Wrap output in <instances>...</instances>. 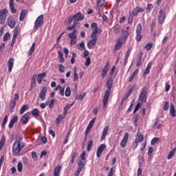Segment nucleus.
Here are the masks:
<instances>
[{
    "label": "nucleus",
    "instance_id": "nucleus-1",
    "mask_svg": "<svg viewBox=\"0 0 176 176\" xmlns=\"http://www.w3.org/2000/svg\"><path fill=\"white\" fill-rule=\"evenodd\" d=\"M113 85V80L112 78H109L107 82V90L103 98V109H107L108 108V100H109V96H111V89H112V85Z\"/></svg>",
    "mask_w": 176,
    "mask_h": 176
},
{
    "label": "nucleus",
    "instance_id": "nucleus-2",
    "mask_svg": "<svg viewBox=\"0 0 176 176\" xmlns=\"http://www.w3.org/2000/svg\"><path fill=\"white\" fill-rule=\"evenodd\" d=\"M24 148V144L20 141H16L12 146V153L14 156H18L19 153L21 152V149Z\"/></svg>",
    "mask_w": 176,
    "mask_h": 176
},
{
    "label": "nucleus",
    "instance_id": "nucleus-3",
    "mask_svg": "<svg viewBox=\"0 0 176 176\" xmlns=\"http://www.w3.org/2000/svg\"><path fill=\"white\" fill-rule=\"evenodd\" d=\"M78 30L76 29L73 30L72 32L69 33L67 34L68 38L70 39V45L71 46H74V45H76V38H78Z\"/></svg>",
    "mask_w": 176,
    "mask_h": 176
},
{
    "label": "nucleus",
    "instance_id": "nucleus-4",
    "mask_svg": "<svg viewBox=\"0 0 176 176\" xmlns=\"http://www.w3.org/2000/svg\"><path fill=\"white\" fill-rule=\"evenodd\" d=\"M147 96L148 91L146 90V87L142 88L139 96V101H141V102H146V100L148 98Z\"/></svg>",
    "mask_w": 176,
    "mask_h": 176
},
{
    "label": "nucleus",
    "instance_id": "nucleus-5",
    "mask_svg": "<svg viewBox=\"0 0 176 176\" xmlns=\"http://www.w3.org/2000/svg\"><path fill=\"white\" fill-rule=\"evenodd\" d=\"M41 25H43V14H41L37 17L34 22V28L36 30H38V28H39V27H41Z\"/></svg>",
    "mask_w": 176,
    "mask_h": 176
},
{
    "label": "nucleus",
    "instance_id": "nucleus-6",
    "mask_svg": "<svg viewBox=\"0 0 176 176\" xmlns=\"http://www.w3.org/2000/svg\"><path fill=\"white\" fill-rule=\"evenodd\" d=\"M6 17H8V10L6 8L0 11V23L1 24H4L6 21Z\"/></svg>",
    "mask_w": 176,
    "mask_h": 176
},
{
    "label": "nucleus",
    "instance_id": "nucleus-7",
    "mask_svg": "<svg viewBox=\"0 0 176 176\" xmlns=\"http://www.w3.org/2000/svg\"><path fill=\"white\" fill-rule=\"evenodd\" d=\"M73 19L74 20L73 25H75L76 27V25H78V23L83 20V19H85V16L82 15V13L78 12L73 16Z\"/></svg>",
    "mask_w": 176,
    "mask_h": 176
},
{
    "label": "nucleus",
    "instance_id": "nucleus-8",
    "mask_svg": "<svg viewBox=\"0 0 176 176\" xmlns=\"http://www.w3.org/2000/svg\"><path fill=\"white\" fill-rule=\"evenodd\" d=\"M142 31V26L141 24L138 23L136 28V41L137 42H140L142 39V36H141V32Z\"/></svg>",
    "mask_w": 176,
    "mask_h": 176
},
{
    "label": "nucleus",
    "instance_id": "nucleus-9",
    "mask_svg": "<svg viewBox=\"0 0 176 176\" xmlns=\"http://www.w3.org/2000/svg\"><path fill=\"white\" fill-rule=\"evenodd\" d=\"M160 15L158 16V20L160 24H163L164 20H166V12L163 10H160Z\"/></svg>",
    "mask_w": 176,
    "mask_h": 176
},
{
    "label": "nucleus",
    "instance_id": "nucleus-10",
    "mask_svg": "<svg viewBox=\"0 0 176 176\" xmlns=\"http://www.w3.org/2000/svg\"><path fill=\"white\" fill-rule=\"evenodd\" d=\"M129 133H126L124 135L122 140L120 142L121 148H126V145H127V141H129Z\"/></svg>",
    "mask_w": 176,
    "mask_h": 176
},
{
    "label": "nucleus",
    "instance_id": "nucleus-11",
    "mask_svg": "<svg viewBox=\"0 0 176 176\" xmlns=\"http://www.w3.org/2000/svg\"><path fill=\"white\" fill-rule=\"evenodd\" d=\"M46 93H47V87H44L38 95L41 101H45V99L46 98Z\"/></svg>",
    "mask_w": 176,
    "mask_h": 176
},
{
    "label": "nucleus",
    "instance_id": "nucleus-12",
    "mask_svg": "<svg viewBox=\"0 0 176 176\" xmlns=\"http://www.w3.org/2000/svg\"><path fill=\"white\" fill-rule=\"evenodd\" d=\"M105 148H107V146L105 145V144H102L98 147L96 153L97 157H101V153L104 152V150L105 149Z\"/></svg>",
    "mask_w": 176,
    "mask_h": 176
},
{
    "label": "nucleus",
    "instance_id": "nucleus-13",
    "mask_svg": "<svg viewBox=\"0 0 176 176\" xmlns=\"http://www.w3.org/2000/svg\"><path fill=\"white\" fill-rule=\"evenodd\" d=\"M123 43H124V39H122V38L118 39L115 45V50H120V49H122V46L123 45Z\"/></svg>",
    "mask_w": 176,
    "mask_h": 176
},
{
    "label": "nucleus",
    "instance_id": "nucleus-14",
    "mask_svg": "<svg viewBox=\"0 0 176 176\" xmlns=\"http://www.w3.org/2000/svg\"><path fill=\"white\" fill-rule=\"evenodd\" d=\"M91 28L93 31L94 34H100V30L98 29V26L96 23H94L91 25Z\"/></svg>",
    "mask_w": 176,
    "mask_h": 176
},
{
    "label": "nucleus",
    "instance_id": "nucleus-15",
    "mask_svg": "<svg viewBox=\"0 0 176 176\" xmlns=\"http://www.w3.org/2000/svg\"><path fill=\"white\" fill-rule=\"evenodd\" d=\"M21 122L23 124H27L28 123V120H30V113H26L21 118Z\"/></svg>",
    "mask_w": 176,
    "mask_h": 176
},
{
    "label": "nucleus",
    "instance_id": "nucleus-16",
    "mask_svg": "<svg viewBox=\"0 0 176 176\" xmlns=\"http://www.w3.org/2000/svg\"><path fill=\"white\" fill-rule=\"evenodd\" d=\"M109 69V63H107L102 70V74H101L102 78H105L107 76Z\"/></svg>",
    "mask_w": 176,
    "mask_h": 176
},
{
    "label": "nucleus",
    "instance_id": "nucleus-17",
    "mask_svg": "<svg viewBox=\"0 0 176 176\" xmlns=\"http://www.w3.org/2000/svg\"><path fill=\"white\" fill-rule=\"evenodd\" d=\"M14 65V58H10L8 60V72H12V69H13V66Z\"/></svg>",
    "mask_w": 176,
    "mask_h": 176
},
{
    "label": "nucleus",
    "instance_id": "nucleus-18",
    "mask_svg": "<svg viewBox=\"0 0 176 176\" xmlns=\"http://www.w3.org/2000/svg\"><path fill=\"white\" fill-rule=\"evenodd\" d=\"M27 10H22L21 11L20 16H19V21H24V19H25V16H27Z\"/></svg>",
    "mask_w": 176,
    "mask_h": 176
},
{
    "label": "nucleus",
    "instance_id": "nucleus-19",
    "mask_svg": "<svg viewBox=\"0 0 176 176\" xmlns=\"http://www.w3.org/2000/svg\"><path fill=\"white\" fill-rule=\"evenodd\" d=\"M137 135H138V138L135 140L136 144L142 142V141L144 140V135H142V133H140V129H138Z\"/></svg>",
    "mask_w": 176,
    "mask_h": 176
},
{
    "label": "nucleus",
    "instance_id": "nucleus-20",
    "mask_svg": "<svg viewBox=\"0 0 176 176\" xmlns=\"http://www.w3.org/2000/svg\"><path fill=\"white\" fill-rule=\"evenodd\" d=\"M109 129V125H106L103 129L101 140L103 141V140H105V137H107V134H108V130Z\"/></svg>",
    "mask_w": 176,
    "mask_h": 176
},
{
    "label": "nucleus",
    "instance_id": "nucleus-21",
    "mask_svg": "<svg viewBox=\"0 0 176 176\" xmlns=\"http://www.w3.org/2000/svg\"><path fill=\"white\" fill-rule=\"evenodd\" d=\"M96 120V118H94L92 120H91L87 127V129L85 131V135H87L89 134V132L90 131V129L93 126V124H94V121Z\"/></svg>",
    "mask_w": 176,
    "mask_h": 176
},
{
    "label": "nucleus",
    "instance_id": "nucleus-22",
    "mask_svg": "<svg viewBox=\"0 0 176 176\" xmlns=\"http://www.w3.org/2000/svg\"><path fill=\"white\" fill-rule=\"evenodd\" d=\"M9 5L12 13H16L17 10H16V8H14V0H10Z\"/></svg>",
    "mask_w": 176,
    "mask_h": 176
},
{
    "label": "nucleus",
    "instance_id": "nucleus-23",
    "mask_svg": "<svg viewBox=\"0 0 176 176\" xmlns=\"http://www.w3.org/2000/svg\"><path fill=\"white\" fill-rule=\"evenodd\" d=\"M8 26L10 27V28H14V26L16 25V21L12 18H8Z\"/></svg>",
    "mask_w": 176,
    "mask_h": 176
},
{
    "label": "nucleus",
    "instance_id": "nucleus-24",
    "mask_svg": "<svg viewBox=\"0 0 176 176\" xmlns=\"http://www.w3.org/2000/svg\"><path fill=\"white\" fill-rule=\"evenodd\" d=\"M131 50H132V48L129 47L128 49V50L126 51V55H125V60L124 61V65H126V64H127V60H129V57H130V54L131 53Z\"/></svg>",
    "mask_w": 176,
    "mask_h": 176
},
{
    "label": "nucleus",
    "instance_id": "nucleus-25",
    "mask_svg": "<svg viewBox=\"0 0 176 176\" xmlns=\"http://www.w3.org/2000/svg\"><path fill=\"white\" fill-rule=\"evenodd\" d=\"M61 172V166L57 165V166L54 170V176H59Z\"/></svg>",
    "mask_w": 176,
    "mask_h": 176
},
{
    "label": "nucleus",
    "instance_id": "nucleus-26",
    "mask_svg": "<svg viewBox=\"0 0 176 176\" xmlns=\"http://www.w3.org/2000/svg\"><path fill=\"white\" fill-rule=\"evenodd\" d=\"M170 112L172 118H175V106H174V103H170Z\"/></svg>",
    "mask_w": 176,
    "mask_h": 176
},
{
    "label": "nucleus",
    "instance_id": "nucleus-27",
    "mask_svg": "<svg viewBox=\"0 0 176 176\" xmlns=\"http://www.w3.org/2000/svg\"><path fill=\"white\" fill-rule=\"evenodd\" d=\"M17 120H19V116H14L10 120V124H9L10 129H12L13 128V124H14L16 123V122H17Z\"/></svg>",
    "mask_w": 176,
    "mask_h": 176
},
{
    "label": "nucleus",
    "instance_id": "nucleus-28",
    "mask_svg": "<svg viewBox=\"0 0 176 176\" xmlns=\"http://www.w3.org/2000/svg\"><path fill=\"white\" fill-rule=\"evenodd\" d=\"M44 76H46V73L38 74L37 82H38V85H41V83H42V80L43 79Z\"/></svg>",
    "mask_w": 176,
    "mask_h": 176
},
{
    "label": "nucleus",
    "instance_id": "nucleus-29",
    "mask_svg": "<svg viewBox=\"0 0 176 176\" xmlns=\"http://www.w3.org/2000/svg\"><path fill=\"white\" fill-rule=\"evenodd\" d=\"M85 166H86V161L80 160L78 162V168L83 170Z\"/></svg>",
    "mask_w": 176,
    "mask_h": 176
},
{
    "label": "nucleus",
    "instance_id": "nucleus-30",
    "mask_svg": "<svg viewBox=\"0 0 176 176\" xmlns=\"http://www.w3.org/2000/svg\"><path fill=\"white\" fill-rule=\"evenodd\" d=\"M6 142V138L5 135H3L0 140V151L3 148V146L5 145V142Z\"/></svg>",
    "mask_w": 176,
    "mask_h": 176
},
{
    "label": "nucleus",
    "instance_id": "nucleus-31",
    "mask_svg": "<svg viewBox=\"0 0 176 176\" xmlns=\"http://www.w3.org/2000/svg\"><path fill=\"white\" fill-rule=\"evenodd\" d=\"M96 43H97V41H94V40L90 41L87 43V47H88V49H91V47H93V46H96Z\"/></svg>",
    "mask_w": 176,
    "mask_h": 176
},
{
    "label": "nucleus",
    "instance_id": "nucleus-32",
    "mask_svg": "<svg viewBox=\"0 0 176 176\" xmlns=\"http://www.w3.org/2000/svg\"><path fill=\"white\" fill-rule=\"evenodd\" d=\"M77 47L78 50L83 51L85 49V42L82 41L80 43L77 44Z\"/></svg>",
    "mask_w": 176,
    "mask_h": 176
},
{
    "label": "nucleus",
    "instance_id": "nucleus-33",
    "mask_svg": "<svg viewBox=\"0 0 176 176\" xmlns=\"http://www.w3.org/2000/svg\"><path fill=\"white\" fill-rule=\"evenodd\" d=\"M35 52V43H33L28 52V56H32V53Z\"/></svg>",
    "mask_w": 176,
    "mask_h": 176
},
{
    "label": "nucleus",
    "instance_id": "nucleus-34",
    "mask_svg": "<svg viewBox=\"0 0 176 176\" xmlns=\"http://www.w3.org/2000/svg\"><path fill=\"white\" fill-rule=\"evenodd\" d=\"M25 111H28V105L24 104L22 106L21 111H20V115H23Z\"/></svg>",
    "mask_w": 176,
    "mask_h": 176
},
{
    "label": "nucleus",
    "instance_id": "nucleus-35",
    "mask_svg": "<svg viewBox=\"0 0 176 176\" xmlns=\"http://www.w3.org/2000/svg\"><path fill=\"white\" fill-rule=\"evenodd\" d=\"M64 118H65V115H59L58 116V118H56V124L58 125L60 124V122H61V120H63V119H64Z\"/></svg>",
    "mask_w": 176,
    "mask_h": 176
},
{
    "label": "nucleus",
    "instance_id": "nucleus-36",
    "mask_svg": "<svg viewBox=\"0 0 176 176\" xmlns=\"http://www.w3.org/2000/svg\"><path fill=\"white\" fill-rule=\"evenodd\" d=\"M132 92H133V88H131L127 92V94L123 97V98H122L123 101H126V100H127V98H129V97H130V95L131 94Z\"/></svg>",
    "mask_w": 176,
    "mask_h": 176
},
{
    "label": "nucleus",
    "instance_id": "nucleus-37",
    "mask_svg": "<svg viewBox=\"0 0 176 176\" xmlns=\"http://www.w3.org/2000/svg\"><path fill=\"white\" fill-rule=\"evenodd\" d=\"M113 29L114 34H119L120 32V26L119 25H116Z\"/></svg>",
    "mask_w": 176,
    "mask_h": 176
},
{
    "label": "nucleus",
    "instance_id": "nucleus-38",
    "mask_svg": "<svg viewBox=\"0 0 176 176\" xmlns=\"http://www.w3.org/2000/svg\"><path fill=\"white\" fill-rule=\"evenodd\" d=\"M174 155H175V150H172L171 151H170L167 157L168 160H170V159H173V157H174Z\"/></svg>",
    "mask_w": 176,
    "mask_h": 176
},
{
    "label": "nucleus",
    "instance_id": "nucleus-39",
    "mask_svg": "<svg viewBox=\"0 0 176 176\" xmlns=\"http://www.w3.org/2000/svg\"><path fill=\"white\" fill-rule=\"evenodd\" d=\"M152 68V63H148V65H147V67L146 68V70L144 72V75H148L149 74V70Z\"/></svg>",
    "mask_w": 176,
    "mask_h": 176
},
{
    "label": "nucleus",
    "instance_id": "nucleus-40",
    "mask_svg": "<svg viewBox=\"0 0 176 176\" xmlns=\"http://www.w3.org/2000/svg\"><path fill=\"white\" fill-rule=\"evenodd\" d=\"M137 74H138V71L135 70L132 75L129 77V82H131L132 80H134V78H135V76H137Z\"/></svg>",
    "mask_w": 176,
    "mask_h": 176
},
{
    "label": "nucleus",
    "instance_id": "nucleus-41",
    "mask_svg": "<svg viewBox=\"0 0 176 176\" xmlns=\"http://www.w3.org/2000/svg\"><path fill=\"white\" fill-rule=\"evenodd\" d=\"M65 96L66 97H69V96H71V88L69 87H67L66 90L65 91Z\"/></svg>",
    "mask_w": 176,
    "mask_h": 176
},
{
    "label": "nucleus",
    "instance_id": "nucleus-42",
    "mask_svg": "<svg viewBox=\"0 0 176 176\" xmlns=\"http://www.w3.org/2000/svg\"><path fill=\"white\" fill-rule=\"evenodd\" d=\"M14 107H16V102L11 100V101L10 102V111H12L13 110V109L14 108Z\"/></svg>",
    "mask_w": 176,
    "mask_h": 176
},
{
    "label": "nucleus",
    "instance_id": "nucleus-43",
    "mask_svg": "<svg viewBox=\"0 0 176 176\" xmlns=\"http://www.w3.org/2000/svg\"><path fill=\"white\" fill-rule=\"evenodd\" d=\"M32 115H33V116H39V110H38V109H34L32 111Z\"/></svg>",
    "mask_w": 176,
    "mask_h": 176
},
{
    "label": "nucleus",
    "instance_id": "nucleus-44",
    "mask_svg": "<svg viewBox=\"0 0 176 176\" xmlns=\"http://www.w3.org/2000/svg\"><path fill=\"white\" fill-rule=\"evenodd\" d=\"M141 61H142V56H139L136 62V67H141L142 64Z\"/></svg>",
    "mask_w": 176,
    "mask_h": 176
},
{
    "label": "nucleus",
    "instance_id": "nucleus-45",
    "mask_svg": "<svg viewBox=\"0 0 176 176\" xmlns=\"http://www.w3.org/2000/svg\"><path fill=\"white\" fill-rule=\"evenodd\" d=\"M91 146H93V140H89L88 144L87 146V151H91Z\"/></svg>",
    "mask_w": 176,
    "mask_h": 176
},
{
    "label": "nucleus",
    "instance_id": "nucleus-46",
    "mask_svg": "<svg viewBox=\"0 0 176 176\" xmlns=\"http://www.w3.org/2000/svg\"><path fill=\"white\" fill-rule=\"evenodd\" d=\"M58 54L59 55V60L60 63H64V56H63V52L58 51Z\"/></svg>",
    "mask_w": 176,
    "mask_h": 176
},
{
    "label": "nucleus",
    "instance_id": "nucleus-47",
    "mask_svg": "<svg viewBox=\"0 0 176 176\" xmlns=\"http://www.w3.org/2000/svg\"><path fill=\"white\" fill-rule=\"evenodd\" d=\"M17 170L19 173H21V171H23V163H21V162H19L17 165Z\"/></svg>",
    "mask_w": 176,
    "mask_h": 176
},
{
    "label": "nucleus",
    "instance_id": "nucleus-48",
    "mask_svg": "<svg viewBox=\"0 0 176 176\" xmlns=\"http://www.w3.org/2000/svg\"><path fill=\"white\" fill-rule=\"evenodd\" d=\"M35 85H36V79L35 78V77H32L31 82L32 89H33V87H35Z\"/></svg>",
    "mask_w": 176,
    "mask_h": 176
},
{
    "label": "nucleus",
    "instance_id": "nucleus-49",
    "mask_svg": "<svg viewBox=\"0 0 176 176\" xmlns=\"http://www.w3.org/2000/svg\"><path fill=\"white\" fill-rule=\"evenodd\" d=\"M152 46H153V44L148 43L145 46L144 48L146 49V50H147V52H149V50H151V49H152Z\"/></svg>",
    "mask_w": 176,
    "mask_h": 176
},
{
    "label": "nucleus",
    "instance_id": "nucleus-50",
    "mask_svg": "<svg viewBox=\"0 0 176 176\" xmlns=\"http://www.w3.org/2000/svg\"><path fill=\"white\" fill-rule=\"evenodd\" d=\"M32 159H34V160H38V155H36V153L35 151H32Z\"/></svg>",
    "mask_w": 176,
    "mask_h": 176
},
{
    "label": "nucleus",
    "instance_id": "nucleus-51",
    "mask_svg": "<svg viewBox=\"0 0 176 176\" xmlns=\"http://www.w3.org/2000/svg\"><path fill=\"white\" fill-rule=\"evenodd\" d=\"M90 63H91V59H90V57L88 56L85 63V67H89V65H90Z\"/></svg>",
    "mask_w": 176,
    "mask_h": 176
},
{
    "label": "nucleus",
    "instance_id": "nucleus-52",
    "mask_svg": "<svg viewBox=\"0 0 176 176\" xmlns=\"http://www.w3.org/2000/svg\"><path fill=\"white\" fill-rule=\"evenodd\" d=\"M75 58H76V54L72 53L71 58V64H75Z\"/></svg>",
    "mask_w": 176,
    "mask_h": 176
},
{
    "label": "nucleus",
    "instance_id": "nucleus-53",
    "mask_svg": "<svg viewBox=\"0 0 176 176\" xmlns=\"http://www.w3.org/2000/svg\"><path fill=\"white\" fill-rule=\"evenodd\" d=\"M142 104H141V103L138 102L137 104H136V107L133 111V113H135V112H137V111H138V109H140V108H141V106Z\"/></svg>",
    "mask_w": 176,
    "mask_h": 176
},
{
    "label": "nucleus",
    "instance_id": "nucleus-54",
    "mask_svg": "<svg viewBox=\"0 0 176 176\" xmlns=\"http://www.w3.org/2000/svg\"><path fill=\"white\" fill-rule=\"evenodd\" d=\"M76 156H78V153H74L73 156L71 160V163H72V164L75 163V160L76 159Z\"/></svg>",
    "mask_w": 176,
    "mask_h": 176
},
{
    "label": "nucleus",
    "instance_id": "nucleus-55",
    "mask_svg": "<svg viewBox=\"0 0 176 176\" xmlns=\"http://www.w3.org/2000/svg\"><path fill=\"white\" fill-rule=\"evenodd\" d=\"M91 38L92 41H95L97 42V33H92L91 35Z\"/></svg>",
    "mask_w": 176,
    "mask_h": 176
},
{
    "label": "nucleus",
    "instance_id": "nucleus-56",
    "mask_svg": "<svg viewBox=\"0 0 176 176\" xmlns=\"http://www.w3.org/2000/svg\"><path fill=\"white\" fill-rule=\"evenodd\" d=\"M10 37V34H9V32H7L4 36H3V41L4 42H6V41H8V39H9V38Z\"/></svg>",
    "mask_w": 176,
    "mask_h": 176
},
{
    "label": "nucleus",
    "instance_id": "nucleus-57",
    "mask_svg": "<svg viewBox=\"0 0 176 176\" xmlns=\"http://www.w3.org/2000/svg\"><path fill=\"white\" fill-rule=\"evenodd\" d=\"M171 86L170 85V84L168 82H166L165 85V91L168 92L170 89Z\"/></svg>",
    "mask_w": 176,
    "mask_h": 176
},
{
    "label": "nucleus",
    "instance_id": "nucleus-58",
    "mask_svg": "<svg viewBox=\"0 0 176 176\" xmlns=\"http://www.w3.org/2000/svg\"><path fill=\"white\" fill-rule=\"evenodd\" d=\"M170 107V103L168 102H166L164 107V111H168V108Z\"/></svg>",
    "mask_w": 176,
    "mask_h": 176
},
{
    "label": "nucleus",
    "instance_id": "nucleus-59",
    "mask_svg": "<svg viewBox=\"0 0 176 176\" xmlns=\"http://www.w3.org/2000/svg\"><path fill=\"white\" fill-rule=\"evenodd\" d=\"M19 35V28H15L14 30V34L13 36L14 38H17V36Z\"/></svg>",
    "mask_w": 176,
    "mask_h": 176
},
{
    "label": "nucleus",
    "instance_id": "nucleus-60",
    "mask_svg": "<svg viewBox=\"0 0 176 176\" xmlns=\"http://www.w3.org/2000/svg\"><path fill=\"white\" fill-rule=\"evenodd\" d=\"M7 122H8V116H6L2 122V125H1L2 127H5V124H6Z\"/></svg>",
    "mask_w": 176,
    "mask_h": 176
},
{
    "label": "nucleus",
    "instance_id": "nucleus-61",
    "mask_svg": "<svg viewBox=\"0 0 176 176\" xmlns=\"http://www.w3.org/2000/svg\"><path fill=\"white\" fill-rule=\"evenodd\" d=\"M157 141H159V138H154L151 140V145H155Z\"/></svg>",
    "mask_w": 176,
    "mask_h": 176
},
{
    "label": "nucleus",
    "instance_id": "nucleus-62",
    "mask_svg": "<svg viewBox=\"0 0 176 176\" xmlns=\"http://www.w3.org/2000/svg\"><path fill=\"white\" fill-rule=\"evenodd\" d=\"M80 160H85L86 159V152H83L80 154Z\"/></svg>",
    "mask_w": 176,
    "mask_h": 176
},
{
    "label": "nucleus",
    "instance_id": "nucleus-63",
    "mask_svg": "<svg viewBox=\"0 0 176 176\" xmlns=\"http://www.w3.org/2000/svg\"><path fill=\"white\" fill-rule=\"evenodd\" d=\"M19 94H15L14 98H12V101H14L16 102V101H17V100H19Z\"/></svg>",
    "mask_w": 176,
    "mask_h": 176
},
{
    "label": "nucleus",
    "instance_id": "nucleus-64",
    "mask_svg": "<svg viewBox=\"0 0 176 176\" xmlns=\"http://www.w3.org/2000/svg\"><path fill=\"white\" fill-rule=\"evenodd\" d=\"M82 169H80L78 168L77 170L75 173V176H79V174H80V172L82 171Z\"/></svg>",
    "mask_w": 176,
    "mask_h": 176
}]
</instances>
